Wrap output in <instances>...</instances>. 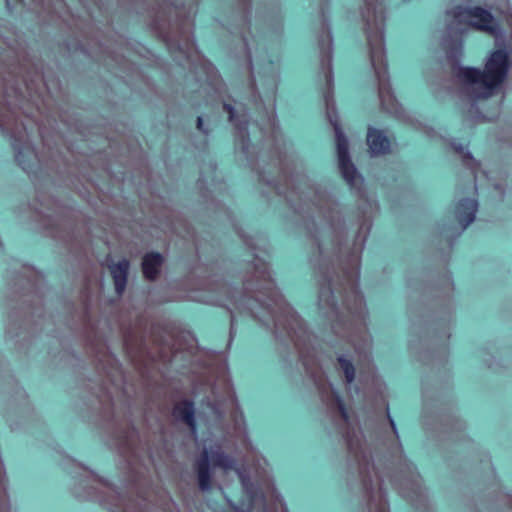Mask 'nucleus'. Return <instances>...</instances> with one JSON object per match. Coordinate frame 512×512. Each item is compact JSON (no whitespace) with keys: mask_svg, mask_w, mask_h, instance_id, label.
Listing matches in <instances>:
<instances>
[{"mask_svg":"<svg viewBox=\"0 0 512 512\" xmlns=\"http://www.w3.org/2000/svg\"><path fill=\"white\" fill-rule=\"evenodd\" d=\"M509 65L510 60L506 50L497 49L488 58L484 71L475 67H463L456 64L453 66V73L456 78L466 84L483 86L485 92L480 96L486 98L495 87L505 80Z\"/></svg>","mask_w":512,"mask_h":512,"instance_id":"nucleus-1","label":"nucleus"},{"mask_svg":"<svg viewBox=\"0 0 512 512\" xmlns=\"http://www.w3.org/2000/svg\"><path fill=\"white\" fill-rule=\"evenodd\" d=\"M373 21L375 23L379 21L381 27L367 34V43L372 68L378 80H381L383 76L388 75V64L385 57V15L382 2L376 1L373 7Z\"/></svg>","mask_w":512,"mask_h":512,"instance_id":"nucleus-2","label":"nucleus"},{"mask_svg":"<svg viewBox=\"0 0 512 512\" xmlns=\"http://www.w3.org/2000/svg\"><path fill=\"white\" fill-rule=\"evenodd\" d=\"M446 14L458 24H464L479 31L492 33L496 28L495 19L491 12L481 6L464 7L456 5L447 10Z\"/></svg>","mask_w":512,"mask_h":512,"instance_id":"nucleus-3","label":"nucleus"},{"mask_svg":"<svg viewBox=\"0 0 512 512\" xmlns=\"http://www.w3.org/2000/svg\"><path fill=\"white\" fill-rule=\"evenodd\" d=\"M478 210V201L475 198H462L454 206V214L462 229L472 224Z\"/></svg>","mask_w":512,"mask_h":512,"instance_id":"nucleus-4","label":"nucleus"},{"mask_svg":"<svg viewBox=\"0 0 512 512\" xmlns=\"http://www.w3.org/2000/svg\"><path fill=\"white\" fill-rule=\"evenodd\" d=\"M172 415L177 421L187 425L192 432H196L195 404L192 400L183 399L177 402L172 409Z\"/></svg>","mask_w":512,"mask_h":512,"instance_id":"nucleus-5","label":"nucleus"},{"mask_svg":"<svg viewBox=\"0 0 512 512\" xmlns=\"http://www.w3.org/2000/svg\"><path fill=\"white\" fill-rule=\"evenodd\" d=\"M367 144L371 153L374 155H384L390 151V140L384 132L379 129H368Z\"/></svg>","mask_w":512,"mask_h":512,"instance_id":"nucleus-6","label":"nucleus"},{"mask_svg":"<svg viewBox=\"0 0 512 512\" xmlns=\"http://www.w3.org/2000/svg\"><path fill=\"white\" fill-rule=\"evenodd\" d=\"M195 469L199 488L202 491H208L211 488L212 475L210 471L209 451L207 449L203 450L200 458L196 461Z\"/></svg>","mask_w":512,"mask_h":512,"instance_id":"nucleus-7","label":"nucleus"},{"mask_svg":"<svg viewBox=\"0 0 512 512\" xmlns=\"http://www.w3.org/2000/svg\"><path fill=\"white\" fill-rule=\"evenodd\" d=\"M129 266V261L123 259L117 263L111 264L109 267L114 282L115 291L119 296L122 295L126 289Z\"/></svg>","mask_w":512,"mask_h":512,"instance_id":"nucleus-8","label":"nucleus"},{"mask_svg":"<svg viewBox=\"0 0 512 512\" xmlns=\"http://www.w3.org/2000/svg\"><path fill=\"white\" fill-rule=\"evenodd\" d=\"M163 256L158 252L146 253L142 260V272L146 279L155 280L160 272Z\"/></svg>","mask_w":512,"mask_h":512,"instance_id":"nucleus-9","label":"nucleus"},{"mask_svg":"<svg viewBox=\"0 0 512 512\" xmlns=\"http://www.w3.org/2000/svg\"><path fill=\"white\" fill-rule=\"evenodd\" d=\"M326 37H327V65H328V71H327V73L325 75V79H326V83H327V86H328V90L325 93L324 98H325L326 105L328 106L330 100L333 97L332 88H333V84H334V77H333V72H332V67H331V61H332V51H331L332 36L328 32Z\"/></svg>","mask_w":512,"mask_h":512,"instance_id":"nucleus-10","label":"nucleus"},{"mask_svg":"<svg viewBox=\"0 0 512 512\" xmlns=\"http://www.w3.org/2000/svg\"><path fill=\"white\" fill-rule=\"evenodd\" d=\"M334 128L336 135V149L338 160L348 159L350 158L348 140L338 124H335Z\"/></svg>","mask_w":512,"mask_h":512,"instance_id":"nucleus-11","label":"nucleus"},{"mask_svg":"<svg viewBox=\"0 0 512 512\" xmlns=\"http://www.w3.org/2000/svg\"><path fill=\"white\" fill-rule=\"evenodd\" d=\"M210 464L214 467H219L225 470L233 468L234 461L233 459L225 454L223 451H213L209 452Z\"/></svg>","mask_w":512,"mask_h":512,"instance_id":"nucleus-12","label":"nucleus"},{"mask_svg":"<svg viewBox=\"0 0 512 512\" xmlns=\"http://www.w3.org/2000/svg\"><path fill=\"white\" fill-rule=\"evenodd\" d=\"M338 164L342 177L349 185H352L354 180L357 178L358 173L351 159L338 160Z\"/></svg>","mask_w":512,"mask_h":512,"instance_id":"nucleus-13","label":"nucleus"},{"mask_svg":"<svg viewBox=\"0 0 512 512\" xmlns=\"http://www.w3.org/2000/svg\"><path fill=\"white\" fill-rule=\"evenodd\" d=\"M345 355L346 354H340V356L337 358V361L344 373L346 382L351 384L355 379V368L352 362L344 357Z\"/></svg>","mask_w":512,"mask_h":512,"instance_id":"nucleus-14","label":"nucleus"},{"mask_svg":"<svg viewBox=\"0 0 512 512\" xmlns=\"http://www.w3.org/2000/svg\"><path fill=\"white\" fill-rule=\"evenodd\" d=\"M331 400L333 401L335 407L337 408L341 418L347 422L349 420L348 409L341 397V395L334 389H331Z\"/></svg>","mask_w":512,"mask_h":512,"instance_id":"nucleus-15","label":"nucleus"},{"mask_svg":"<svg viewBox=\"0 0 512 512\" xmlns=\"http://www.w3.org/2000/svg\"><path fill=\"white\" fill-rule=\"evenodd\" d=\"M450 145H451V148L454 150V152H456L463 158V161L466 164H472V165L477 164L476 160L474 159L471 152L467 149V147H464L462 144L455 143V142H452Z\"/></svg>","mask_w":512,"mask_h":512,"instance_id":"nucleus-16","label":"nucleus"},{"mask_svg":"<svg viewBox=\"0 0 512 512\" xmlns=\"http://www.w3.org/2000/svg\"><path fill=\"white\" fill-rule=\"evenodd\" d=\"M24 151H27L28 153H32V149L29 145L25 144L22 146V148L17 149L15 153V159L19 163V165L24 164V160L22 159Z\"/></svg>","mask_w":512,"mask_h":512,"instance_id":"nucleus-17","label":"nucleus"},{"mask_svg":"<svg viewBox=\"0 0 512 512\" xmlns=\"http://www.w3.org/2000/svg\"><path fill=\"white\" fill-rule=\"evenodd\" d=\"M223 108H224V110L228 114L229 121L234 122L235 119H236V110H235V108L231 104H229V103H224L223 104Z\"/></svg>","mask_w":512,"mask_h":512,"instance_id":"nucleus-18","label":"nucleus"},{"mask_svg":"<svg viewBox=\"0 0 512 512\" xmlns=\"http://www.w3.org/2000/svg\"><path fill=\"white\" fill-rule=\"evenodd\" d=\"M374 512H389L387 501H380Z\"/></svg>","mask_w":512,"mask_h":512,"instance_id":"nucleus-19","label":"nucleus"},{"mask_svg":"<svg viewBox=\"0 0 512 512\" xmlns=\"http://www.w3.org/2000/svg\"><path fill=\"white\" fill-rule=\"evenodd\" d=\"M237 128H238L241 132H243L244 137L248 139V136H249V135H248V123H247V122H245V123H243V124H237Z\"/></svg>","mask_w":512,"mask_h":512,"instance_id":"nucleus-20","label":"nucleus"},{"mask_svg":"<svg viewBox=\"0 0 512 512\" xmlns=\"http://www.w3.org/2000/svg\"><path fill=\"white\" fill-rule=\"evenodd\" d=\"M203 124H204V122H203L202 117H201V116H198V117H197V120H196V126H197V129H198L199 131L206 132V131L204 130V128H203Z\"/></svg>","mask_w":512,"mask_h":512,"instance_id":"nucleus-21","label":"nucleus"},{"mask_svg":"<svg viewBox=\"0 0 512 512\" xmlns=\"http://www.w3.org/2000/svg\"><path fill=\"white\" fill-rule=\"evenodd\" d=\"M228 504H229V507L231 508V510L233 512H244L243 509L241 507H238L237 505H235L234 503H232L231 501H228Z\"/></svg>","mask_w":512,"mask_h":512,"instance_id":"nucleus-22","label":"nucleus"},{"mask_svg":"<svg viewBox=\"0 0 512 512\" xmlns=\"http://www.w3.org/2000/svg\"><path fill=\"white\" fill-rule=\"evenodd\" d=\"M452 50H455L456 52H459V53H460V52H461V50H462V43H461V42L457 43V44L455 45V47H453V49H452Z\"/></svg>","mask_w":512,"mask_h":512,"instance_id":"nucleus-23","label":"nucleus"},{"mask_svg":"<svg viewBox=\"0 0 512 512\" xmlns=\"http://www.w3.org/2000/svg\"><path fill=\"white\" fill-rule=\"evenodd\" d=\"M388 417H389V421H390V424H391V427H392L393 431H394L395 433H397L396 425H395L394 420H393L389 415H388Z\"/></svg>","mask_w":512,"mask_h":512,"instance_id":"nucleus-24","label":"nucleus"},{"mask_svg":"<svg viewBox=\"0 0 512 512\" xmlns=\"http://www.w3.org/2000/svg\"><path fill=\"white\" fill-rule=\"evenodd\" d=\"M299 355L303 356V358H301V361L305 362L307 360V356H309L310 354L304 353V354H299Z\"/></svg>","mask_w":512,"mask_h":512,"instance_id":"nucleus-25","label":"nucleus"},{"mask_svg":"<svg viewBox=\"0 0 512 512\" xmlns=\"http://www.w3.org/2000/svg\"><path fill=\"white\" fill-rule=\"evenodd\" d=\"M367 26L370 27V23H367ZM371 31H374V30L369 28V32L368 33H370Z\"/></svg>","mask_w":512,"mask_h":512,"instance_id":"nucleus-26","label":"nucleus"},{"mask_svg":"<svg viewBox=\"0 0 512 512\" xmlns=\"http://www.w3.org/2000/svg\"><path fill=\"white\" fill-rule=\"evenodd\" d=\"M369 5H370V4H369V3H367V6H369ZM367 10H368V12H370V7H367Z\"/></svg>","mask_w":512,"mask_h":512,"instance_id":"nucleus-27","label":"nucleus"}]
</instances>
